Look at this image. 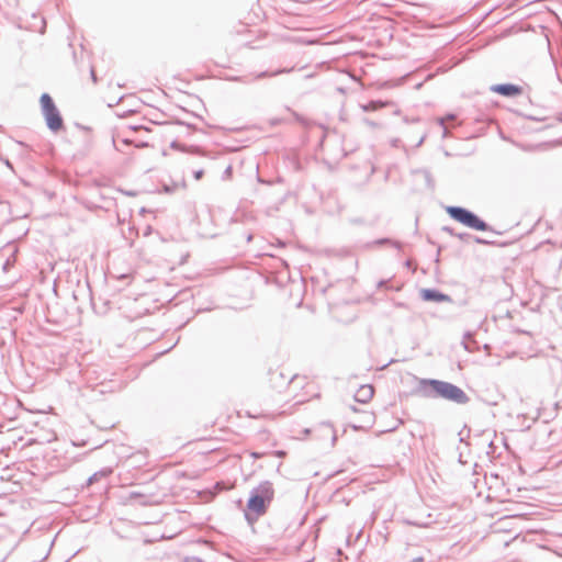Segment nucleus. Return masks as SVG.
Returning a JSON list of instances; mask_svg holds the SVG:
<instances>
[{
    "label": "nucleus",
    "instance_id": "obj_23",
    "mask_svg": "<svg viewBox=\"0 0 562 562\" xmlns=\"http://www.w3.org/2000/svg\"><path fill=\"white\" fill-rule=\"evenodd\" d=\"M135 146L138 148H144V147H148V143L142 142V143L136 144Z\"/></svg>",
    "mask_w": 562,
    "mask_h": 562
},
{
    "label": "nucleus",
    "instance_id": "obj_9",
    "mask_svg": "<svg viewBox=\"0 0 562 562\" xmlns=\"http://www.w3.org/2000/svg\"><path fill=\"white\" fill-rule=\"evenodd\" d=\"M391 104H392V102H390V101L374 100V101H370L367 104L361 105V108L364 112H370V111H378V110H380L384 106L391 105Z\"/></svg>",
    "mask_w": 562,
    "mask_h": 562
},
{
    "label": "nucleus",
    "instance_id": "obj_29",
    "mask_svg": "<svg viewBox=\"0 0 562 562\" xmlns=\"http://www.w3.org/2000/svg\"><path fill=\"white\" fill-rule=\"evenodd\" d=\"M127 278H128V276H127V274H122V276L120 277V279H127Z\"/></svg>",
    "mask_w": 562,
    "mask_h": 562
},
{
    "label": "nucleus",
    "instance_id": "obj_20",
    "mask_svg": "<svg viewBox=\"0 0 562 562\" xmlns=\"http://www.w3.org/2000/svg\"><path fill=\"white\" fill-rule=\"evenodd\" d=\"M474 241L477 244H481V245H491L492 244L491 241L480 238V237H474Z\"/></svg>",
    "mask_w": 562,
    "mask_h": 562
},
{
    "label": "nucleus",
    "instance_id": "obj_13",
    "mask_svg": "<svg viewBox=\"0 0 562 562\" xmlns=\"http://www.w3.org/2000/svg\"><path fill=\"white\" fill-rule=\"evenodd\" d=\"M289 71H291V69H288V68L279 69V70H276L273 72L262 71V72H259L258 75H256L254 77V80L261 79V78H267V77H274V76H278L280 74H284V72H289Z\"/></svg>",
    "mask_w": 562,
    "mask_h": 562
},
{
    "label": "nucleus",
    "instance_id": "obj_14",
    "mask_svg": "<svg viewBox=\"0 0 562 562\" xmlns=\"http://www.w3.org/2000/svg\"><path fill=\"white\" fill-rule=\"evenodd\" d=\"M372 244L376 245V246L392 245L393 247H395L397 249H401V247H402V244L400 241L392 240L390 238H380V239L374 240Z\"/></svg>",
    "mask_w": 562,
    "mask_h": 562
},
{
    "label": "nucleus",
    "instance_id": "obj_7",
    "mask_svg": "<svg viewBox=\"0 0 562 562\" xmlns=\"http://www.w3.org/2000/svg\"><path fill=\"white\" fill-rule=\"evenodd\" d=\"M373 395H374V389L372 385H369V384L361 385L355 394V401L366 404L373 397Z\"/></svg>",
    "mask_w": 562,
    "mask_h": 562
},
{
    "label": "nucleus",
    "instance_id": "obj_22",
    "mask_svg": "<svg viewBox=\"0 0 562 562\" xmlns=\"http://www.w3.org/2000/svg\"><path fill=\"white\" fill-rule=\"evenodd\" d=\"M14 262V258L11 260L10 258L5 261L3 269L8 270Z\"/></svg>",
    "mask_w": 562,
    "mask_h": 562
},
{
    "label": "nucleus",
    "instance_id": "obj_26",
    "mask_svg": "<svg viewBox=\"0 0 562 562\" xmlns=\"http://www.w3.org/2000/svg\"><path fill=\"white\" fill-rule=\"evenodd\" d=\"M164 190H165V192H167V193H170V192H172V191H173V190H172L171 188H169L168 186H165V187H164Z\"/></svg>",
    "mask_w": 562,
    "mask_h": 562
},
{
    "label": "nucleus",
    "instance_id": "obj_15",
    "mask_svg": "<svg viewBox=\"0 0 562 562\" xmlns=\"http://www.w3.org/2000/svg\"><path fill=\"white\" fill-rule=\"evenodd\" d=\"M456 116L453 114H448L445 119L439 120V124L443 127V137L448 136V128L445 125L446 121H453Z\"/></svg>",
    "mask_w": 562,
    "mask_h": 562
},
{
    "label": "nucleus",
    "instance_id": "obj_25",
    "mask_svg": "<svg viewBox=\"0 0 562 562\" xmlns=\"http://www.w3.org/2000/svg\"><path fill=\"white\" fill-rule=\"evenodd\" d=\"M424 140H425V135H423V136L420 137V139L418 140V143H417V145H416V146H420V145L424 143Z\"/></svg>",
    "mask_w": 562,
    "mask_h": 562
},
{
    "label": "nucleus",
    "instance_id": "obj_3",
    "mask_svg": "<svg viewBox=\"0 0 562 562\" xmlns=\"http://www.w3.org/2000/svg\"><path fill=\"white\" fill-rule=\"evenodd\" d=\"M446 211L451 218L472 229L481 232L491 231V226L486 222L465 207L447 206Z\"/></svg>",
    "mask_w": 562,
    "mask_h": 562
},
{
    "label": "nucleus",
    "instance_id": "obj_2",
    "mask_svg": "<svg viewBox=\"0 0 562 562\" xmlns=\"http://www.w3.org/2000/svg\"><path fill=\"white\" fill-rule=\"evenodd\" d=\"M273 486L269 481H265L251 490L250 497L247 502L248 512L245 513V518L250 525L267 513L268 506L273 499Z\"/></svg>",
    "mask_w": 562,
    "mask_h": 562
},
{
    "label": "nucleus",
    "instance_id": "obj_30",
    "mask_svg": "<svg viewBox=\"0 0 562 562\" xmlns=\"http://www.w3.org/2000/svg\"><path fill=\"white\" fill-rule=\"evenodd\" d=\"M172 147H177V148H179V147H180V145H178L177 143H172Z\"/></svg>",
    "mask_w": 562,
    "mask_h": 562
},
{
    "label": "nucleus",
    "instance_id": "obj_16",
    "mask_svg": "<svg viewBox=\"0 0 562 562\" xmlns=\"http://www.w3.org/2000/svg\"><path fill=\"white\" fill-rule=\"evenodd\" d=\"M232 175H233V168H232V166L229 165V166H227V167L225 168V170H224V172H223V175H222V179H223V180H228V179H231Z\"/></svg>",
    "mask_w": 562,
    "mask_h": 562
},
{
    "label": "nucleus",
    "instance_id": "obj_1",
    "mask_svg": "<svg viewBox=\"0 0 562 562\" xmlns=\"http://www.w3.org/2000/svg\"><path fill=\"white\" fill-rule=\"evenodd\" d=\"M417 392L424 397H439L459 405H465L470 402V397L461 387L436 379H419Z\"/></svg>",
    "mask_w": 562,
    "mask_h": 562
},
{
    "label": "nucleus",
    "instance_id": "obj_12",
    "mask_svg": "<svg viewBox=\"0 0 562 562\" xmlns=\"http://www.w3.org/2000/svg\"><path fill=\"white\" fill-rule=\"evenodd\" d=\"M475 344L476 342L473 339L472 333H470V331L465 333L463 336V340H462V345H463L464 349L472 352L476 349Z\"/></svg>",
    "mask_w": 562,
    "mask_h": 562
},
{
    "label": "nucleus",
    "instance_id": "obj_10",
    "mask_svg": "<svg viewBox=\"0 0 562 562\" xmlns=\"http://www.w3.org/2000/svg\"><path fill=\"white\" fill-rule=\"evenodd\" d=\"M41 106L43 114L56 109V105L52 99V97L48 93H43L41 97Z\"/></svg>",
    "mask_w": 562,
    "mask_h": 562
},
{
    "label": "nucleus",
    "instance_id": "obj_11",
    "mask_svg": "<svg viewBox=\"0 0 562 562\" xmlns=\"http://www.w3.org/2000/svg\"><path fill=\"white\" fill-rule=\"evenodd\" d=\"M112 473V469L111 468H104L95 473H93L87 481V485L90 486L92 485L94 482H98L100 479L102 477H106L109 476L110 474Z\"/></svg>",
    "mask_w": 562,
    "mask_h": 562
},
{
    "label": "nucleus",
    "instance_id": "obj_21",
    "mask_svg": "<svg viewBox=\"0 0 562 562\" xmlns=\"http://www.w3.org/2000/svg\"><path fill=\"white\" fill-rule=\"evenodd\" d=\"M188 151H189V153H191V154H195V155L204 156V154L202 153V150H201L200 148H198V147H194V148H192V149H190V150H188Z\"/></svg>",
    "mask_w": 562,
    "mask_h": 562
},
{
    "label": "nucleus",
    "instance_id": "obj_5",
    "mask_svg": "<svg viewBox=\"0 0 562 562\" xmlns=\"http://www.w3.org/2000/svg\"><path fill=\"white\" fill-rule=\"evenodd\" d=\"M491 91L504 97H516L521 93L522 89L519 86L513 83H499L492 86Z\"/></svg>",
    "mask_w": 562,
    "mask_h": 562
},
{
    "label": "nucleus",
    "instance_id": "obj_27",
    "mask_svg": "<svg viewBox=\"0 0 562 562\" xmlns=\"http://www.w3.org/2000/svg\"><path fill=\"white\" fill-rule=\"evenodd\" d=\"M91 77H92V80H93L94 82H97V77H95V72H94V70H93V69L91 70Z\"/></svg>",
    "mask_w": 562,
    "mask_h": 562
},
{
    "label": "nucleus",
    "instance_id": "obj_4",
    "mask_svg": "<svg viewBox=\"0 0 562 562\" xmlns=\"http://www.w3.org/2000/svg\"><path fill=\"white\" fill-rule=\"evenodd\" d=\"M43 115L45 117L47 127L52 132H58L63 128L64 121L57 108L44 113Z\"/></svg>",
    "mask_w": 562,
    "mask_h": 562
},
{
    "label": "nucleus",
    "instance_id": "obj_31",
    "mask_svg": "<svg viewBox=\"0 0 562 562\" xmlns=\"http://www.w3.org/2000/svg\"><path fill=\"white\" fill-rule=\"evenodd\" d=\"M398 142H400L398 139H395V140L393 142V145H394V146H397V143H398Z\"/></svg>",
    "mask_w": 562,
    "mask_h": 562
},
{
    "label": "nucleus",
    "instance_id": "obj_6",
    "mask_svg": "<svg viewBox=\"0 0 562 562\" xmlns=\"http://www.w3.org/2000/svg\"><path fill=\"white\" fill-rule=\"evenodd\" d=\"M422 299L428 302H451V297L435 289H423Z\"/></svg>",
    "mask_w": 562,
    "mask_h": 562
},
{
    "label": "nucleus",
    "instance_id": "obj_28",
    "mask_svg": "<svg viewBox=\"0 0 562 562\" xmlns=\"http://www.w3.org/2000/svg\"><path fill=\"white\" fill-rule=\"evenodd\" d=\"M123 143L128 145V144H131V140L130 139H124Z\"/></svg>",
    "mask_w": 562,
    "mask_h": 562
},
{
    "label": "nucleus",
    "instance_id": "obj_8",
    "mask_svg": "<svg viewBox=\"0 0 562 562\" xmlns=\"http://www.w3.org/2000/svg\"><path fill=\"white\" fill-rule=\"evenodd\" d=\"M42 542H43V549L41 550V552H37V554L33 553L34 562H42L49 554V550H50V547L53 546V541L48 538H45L42 540Z\"/></svg>",
    "mask_w": 562,
    "mask_h": 562
},
{
    "label": "nucleus",
    "instance_id": "obj_24",
    "mask_svg": "<svg viewBox=\"0 0 562 562\" xmlns=\"http://www.w3.org/2000/svg\"><path fill=\"white\" fill-rule=\"evenodd\" d=\"M443 231L448 232L450 235L452 236H456V233L453 232L452 228H449V227H443Z\"/></svg>",
    "mask_w": 562,
    "mask_h": 562
},
{
    "label": "nucleus",
    "instance_id": "obj_17",
    "mask_svg": "<svg viewBox=\"0 0 562 562\" xmlns=\"http://www.w3.org/2000/svg\"><path fill=\"white\" fill-rule=\"evenodd\" d=\"M184 562H204V561L199 557L192 555V557H186Z\"/></svg>",
    "mask_w": 562,
    "mask_h": 562
},
{
    "label": "nucleus",
    "instance_id": "obj_18",
    "mask_svg": "<svg viewBox=\"0 0 562 562\" xmlns=\"http://www.w3.org/2000/svg\"><path fill=\"white\" fill-rule=\"evenodd\" d=\"M203 175H204L203 169H199V170L193 172V177H194L195 180H201Z\"/></svg>",
    "mask_w": 562,
    "mask_h": 562
},
{
    "label": "nucleus",
    "instance_id": "obj_19",
    "mask_svg": "<svg viewBox=\"0 0 562 562\" xmlns=\"http://www.w3.org/2000/svg\"><path fill=\"white\" fill-rule=\"evenodd\" d=\"M456 237H458L461 240H468L472 236L470 234H468V233H460V234H456Z\"/></svg>",
    "mask_w": 562,
    "mask_h": 562
}]
</instances>
